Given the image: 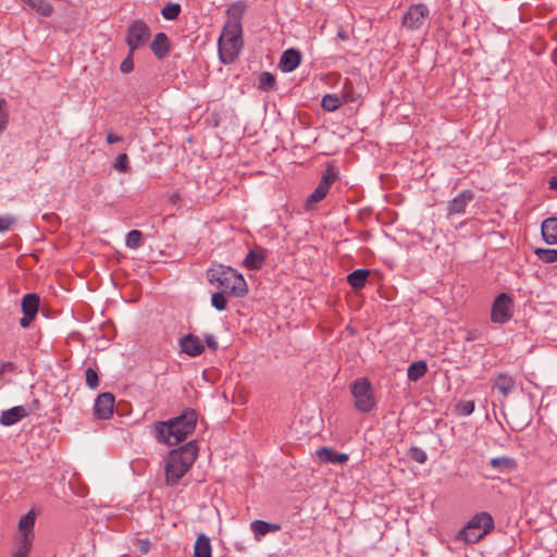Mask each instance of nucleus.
Returning a JSON list of instances; mask_svg holds the SVG:
<instances>
[{
    "mask_svg": "<svg viewBox=\"0 0 557 557\" xmlns=\"http://www.w3.org/2000/svg\"><path fill=\"white\" fill-rule=\"evenodd\" d=\"M208 280L211 284H216L223 293L234 297H244L248 292L247 283L243 275L230 267L220 264L211 268L208 271Z\"/></svg>",
    "mask_w": 557,
    "mask_h": 557,
    "instance_id": "obj_3",
    "label": "nucleus"
},
{
    "mask_svg": "<svg viewBox=\"0 0 557 557\" xmlns=\"http://www.w3.org/2000/svg\"><path fill=\"white\" fill-rule=\"evenodd\" d=\"M38 14L42 16H50L53 13V7L47 0H22Z\"/></svg>",
    "mask_w": 557,
    "mask_h": 557,
    "instance_id": "obj_28",
    "label": "nucleus"
},
{
    "mask_svg": "<svg viewBox=\"0 0 557 557\" xmlns=\"http://www.w3.org/2000/svg\"><path fill=\"white\" fill-rule=\"evenodd\" d=\"M490 465L500 472L513 471L518 467L517 461L513 458L507 456L492 458Z\"/></svg>",
    "mask_w": 557,
    "mask_h": 557,
    "instance_id": "obj_27",
    "label": "nucleus"
},
{
    "mask_svg": "<svg viewBox=\"0 0 557 557\" xmlns=\"http://www.w3.org/2000/svg\"><path fill=\"white\" fill-rule=\"evenodd\" d=\"M494 529V520L487 512L476 513L471 518L465 528H462L457 539L466 543H476Z\"/></svg>",
    "mask_w": 557,
    "mask_h": 557,
    "instance_id": "obj_5",
    "label": "nucleus"
},
{
    "mask_svg": "<svg viewBox=\"0 0 557 557\" xmlns=\"http://www.w3.org/2000/svg\"><path fill=\"white\" fill-rule=\"evenodd\" d=\"M139 550L143 554H147L150 549V543L148 541H138Z\"/></svg>",
    "mask_w": 557,
    "mask_h": 557,
    "instance_id": "obj_47",
    "label": "nucleus"
},
{
    "mask_svg": "<svg viewBox=\"0 0 557 557\" xmlns=\"http://www.w3.org/2000/svg\"><path fill=\"white\" fill-rule=\"evenodd\" d=\"M473 200V193L471 190H463L455 197L448 205V213L460 214L463 213L468 203Z\"/></svg>",
    "mask_w": 557,
    "mask_h": 557,
    "instance_id": "obj_17",
    "label": "nucleus"
},
{
    "mask_svg": "<svg viewBox=\"0 0 557 557\" xmlns=\"http://www.w3.org/2000/svg\"><path fill=\"white\" fill-rule=\"evenodd\" d=\"M134 52L135 51L129 50L127 57L122 61V63L120 65L121 72L127 74L134 70V60H133Z\"/></svg>",
    "mask_w": 557,
    "mask_h": 557,
    "instance_id": "obj_39",
    "label": "nucleus"
},
{
    "mask_svg": "<svg viewBox=\"0 0 557 557\" xmlns=\"http://www.w3.org/2000/svg\"><path fill=\"white\" fill-rule=\"evenodd\" d=\"M182 351L190 357H197L205 351V345L201 339L193 334H188L180 341Z\"/></svg>",
    "mask_w": 557,
    "mask_h": 557,
    "instance_id": "obj_13",
    "label": "nucleus"
},
{
    "mask_svg": "<svg viewBox=\"0 0 557 557\" xmlns=\"http://www.w3.org/2000/svg\"><path fill=\"white\" fill-rule=\"evenodd\" d=\"M13 223V219L10 216H0V232L8 231Z\"/></svg>",
    "mask_w": 557,
    "mask_h": 557,
    "instance_id": "obj_43",
    "label": "nucleus"
},
{
    "mask_svg": "<svg viewBox=\"0 0 557 557\" xmlns=\"http://www.w3.org/2000/svg\"><path fill=\"white\" fill-rule=\"evenodd\" d=\"M337 36H338L342 40H345V39L347 38L346 33H345V32H343V30L338 32Z\"/></svg>",
    "mask_w": 557,
    "mask_h": 557,
    "instance_id": "obj_51",
    "label": "nucleus"
},
{
    "mask_svg": "<svg viewBox=\"0 0 557 557\" xmlns=\"http://www.w3.org/2000/svg\"><path fill=\"white\" fill-rule=\"evenodd\" d=\"M181 13V5L177 3H168L161 11L165 20L173 21L178 17Z\"/></svg>",
    "mask_w": 557,
    "mask_h": 557,
    "instance_id": "obj_32",
    "label": "nucleus"
},
{
    "mask_svg": "<svg viewBox=\"0 0 557 557\" xmlns=\"http://www.w3.org/2000/svg\"><path fill=\"white\" fill-rule=\"evenodd\" d=\"M251 531L253 532L257 540H260L261 536L271 533L277 532L281 530V525L276 523H270L263 520H256L250 524Z\"/></svg>",
    "mask_w": 557,
    "mask_h": 557,
    "instance_id": "obj_23",
    "label": "nucleus"
},
{
    "mask_svg": "<svg viewBox=\"0 0 557 557\" xmlns=\"http://www.w3.org/2000/svg\"><path fill=\"white\" fill-rule=\"evenodd\" d=\"M352 85L349 81L345 82L344 92L342 98L337 95H325L322 98L321 106L325 111L333 112L339 108L342 101L349 102L352 101Z\"/></svg>",
    "mask_w": 557,
    "mask_h": 557,
    "instance_id": "obj_11",
    "label": "nucleus"
},
{
    "mask_svg": "<svg viewBox=\"0 0 557 557\" xmlns=\"http://www.w3.org/2000/svg\"><path fill=\"white\" fill-rule=\"evenodd\" d=\"M9 123V111L7 108V101L0 99V134L7 128Z\"/></svg>",
    "mask_w": 557,
    "mask_h": 557,
    "instance_id": "obj_34",
    "label": "nucleus"
},
{
    "mask_svg": "<svg viewBox=\"0 0 557 557\" xmlns=\"http://www.w3.org/2000/svg\"><path fill=\"white\" fill-rule=\"evenodd\" d=\"M39 297L36 294H27L22 299V311L25 315L36 317L39 308Z\"/></svg>",
    "mask_w": 557,
    "mask_h": 557,
    "instance_id": "obj_26",
    "label": "nucleus"
},
{
    "mask_svg": "<svg viewBox=\"0 0 557 557\" xmlns=\"http://www.w3.org/2000/svg\"><path fill=\"white\" fill-rule=\"evenodd\" d=\"M246 3L243 1L233 2L226 10L227 21L225 25L242 28V17L246 11Z\"/></svg>",
    "mask_w": 557,
    "mask_h": 557,
    "instance_id": "obj_16",
    "label": "nucleus"
},
{
    "mask_svg": "<svg viewBox=\"0 0 557 557\" xmlns=\"http://www.w3.org/2000/svg\"><path fill=\"white\" fill-rule=\"evenodd\" d=\"M212 556V547L210 539L205 535L200 534L194 546V557H211Z\"/></svg>",
    "mask_w": 557,
    "mask_h": 557,
    "instance_id": "obj_25",
    "label": "nucleus"
},
{
    "mask_svg": "<svg viewBox=\"0 0 557 557\" xmlns=\"http://www.w3.org/2000/svg\"><path fill=\"white\" fill-rule=\"evenodd\" d=\"M35 319V317L25 315L20 320V324L22 327H28L32 323V321Z\"/></svg>",
    "mask_w": 557,
    "mask_h": 557,
    "instance_id": "obj_46",
    "label": "nucleus"
},
{
    "mask_svg": "<svg viewBox=\"0 0 557 557\" xmlns=\"http://www.w3.org/2000/svg\"><path fill=\"white\" fill-rule=\"evenodd\" d=\"M430 11L425 4L410 5L403 17V26L409 30L419 29L429 17Z\"/></svg>",
    "mask_w": 557,
    "mask_h": 557,
    "instance_id": "obj_10",
    "label": "nucleus"
},
{
    "mask_svg": "<svg viewBox=\"0 0 557 557\" xmlns=\"http://www.w3.org/2000/svg\"><path fill=\"white\" fill-rule=\"evenodd\" d=\"M275 84V77L269 73L263 72L259 78V87L262 89H271Z\"/></svg>",
    "mask_w": 557,
    "mask_h": 557,
    "instance_id": "obj_36",
    "label": "nucleus"
},
{
    "mask_svg": "<svg viewBox=\"0 0 557 557\" xmlns=\"http://www.w3.org/2000/svg\"><path fill=\"white\" fill-rule=\"evenodd\" d=\"M515 385V379L507 373H499L494 380V387L505 397L513 391Z\"/></svg>",
    "mask_w": 557,
    "mask_h": 557,
    "instance_id": "obj_22",
    "label": "nucleus"
},
{
    "mask_svg": "<svg viewBox=\"0 0 557 557\" xmlns=\"http://www.w3.org/2000/svg\"><path fill=\"white\" fill-rule=\"evenodd\" d=\"M457 411L462 416H469L474 411V401L467 400L457 405Z\"/></svg>",
    "mask_w": 557,
    "mask_h": 557,
    "instance_id": "obj_41",
    "label": "nucleus"
},
{
    "mask_svg": "<svg viewBox=\"0 0 557 557\" xmlns=\"http://www.w3.org/2000/svg\"><path fill=\"white\" fill-rule=\"evenodd\" d=\"M428 372V366L425 361H417L409 366L408 368V379L412 382L419 381Z\"/></svg>",
    "mask_w": 557,
    "mask_h": 557,
    "instance_id": "obj_29",
    "label": "nucleus"
},
{
    "mask_svg": "<svg viewBox=\"0 0 557 557\" xmlns=\"http://www.w3.org/2000/svg\"><path fill=\"white\" fill-rule=\"evenodd\" d=\"M86 376V384L90 388H97L99 385V377L97 372L92 368H88L85 373Z\"/></svg>",
    "mask_w": 557,
    "mask_h": 557,
    "instance_id": "obj_40",
    "label": "nucleus"
},
{
    "mask_svg": "<svg viewBox=\"0 0 557 557\" xmlns=\"http://www.w3.org/2000/svg\"><path fill=\"white\" fill-rule=\"evenodd\" d=\"M197 458V447L193 443H187L176 449H173L165 463V481L168 485L176 484L182 476L189 470Z\"/></svg>",
    "mask_w": 557,
    "mask_h": 557,
    "instance_id": "obj_2",
    "label": "nucleus"
},
{
    "mask_svg": "<svg viewBox=\"0 0 557 557\" xmlns=\"http://www.w3.org/2000/svg\"><path fill=\"white\" fill-rule=\"evenodd\" d=\"M243 28L224 25L218 41L219 57L223 64H232L238 57L243 46Z\"/></svg>",
    "mask_w": 557,
    "mask_h": 557,
    "instance_id": "obj_4",
    "label": "nucleus"
},
{
    "mask_svg": "<svg viewBox=\"0 0 557 557\" xmlns=\"http://www.w3.org/2000/svg\"><path fill=\"white\" fill-rule=\"evenodd\" d=\"M513 314V299L506 293L499 294L493 301L491 310V321L493 323L505 324Z\"/></svg>",
    "mask_w": 557,
    "mask_h": 557,
    "instance_id": "obj_8",
    "label": "nucleus"
},
{
    "mask_svg": "<svg viewBox=\"0 0 557 557\" xmlns=\"http://www.w3.org/2000/svg\"><path fill=\"white\" fill-rule=\"evenodd\" d=\"M14 368L12 362H3L0 367V376L8 370H12Z\"/></svg>",
    "mask_w": 557,
    "mask_h": 557,
    "instance_id": "obj_49",
    "label": "nucleus"
},
{
    "mask_svg": "<svg viewBox=\"0 0 557 557\" xmlns=\"http://www.w3.org/2000/svg\"><path fill=\"white\" fill-rule=\"evenodd\" d=\"M114 396L111 393H101L95 403V416L99 419H109L113 413Z\"/></svg>",
    "mask_w": 557,
    "mask_h": 557,
    "instance_id": "obj_12",
    "label": "nucleus"
},
{
    "mask_svg": "<svg viewBox=\"0 0 557 557\" xmlns=\"http://www.w3.org/2000/svg\"><path fill=\"white\" fill-rule=\"evenodd\" d=\"M206 344L212 350L218 349V343H216V341L214 339V337L212 335H207L206 336Z\"/></svg>",
    "mask_w": 557,
    "mask_h": 557,
    "instance_id": "obj_45",
    "label": "nucleus"
},
{
    "mask_svg": "<svg viewBox=\"0 0 557 557\" xmlns=\"http://www.w3.org/2000/svg\"><path fill=\"white\" fill-rule=\"evenodd\" d=\"M338 178V172L332 163H327L324 172L322 173L321 180L315 187V189L310 194L306 200V208L312 209L313 206L320 201H322L326 195L331 186Z\"/></svg>",
    "mask_w": 557,
    "mask_h": 557,
    "instance_id": "obj_7",
    "label": "nucleus"
},
{
    "mask_svg": "<svg viewBox=\"0 0 557 557\" xmlns=\"http://www.w3.org/2000/svg\"><path fill=\"white\" fill-rule=\"evenodd\" d=\"M27 416V410L23 406H15L2 412L0 423L10 426Z\"/></svg>",
    "mask_w": 557,
    "mask_h": 557,
    "instance_id": "obj_19",
    "label": "nucleus"
},
{
    "mask_svg": "<svg viewBox=\"0 0 557 557\" xmlns=\"http://www.w3.org/2000/svg\"><path fill=\"white\" fill-rule=\"evenodd\" d=\"M263 261L264 256L261 251L250 250L244 259L243 264L250 270H258L262 267Z\"/></svg>",
    "mask_w": 557,
    "mask_h": 557,
    "instance_id": "obj_30",
    "label": "nucleus"
},
{
    "mask_svg": "<svg viewBox=\"0 0 557 557\" xmlns=\"http://www.w3.org/2000/svg\"><path fill=\"white\" fill-rule=\"evenodd\" d=\"M317 457L324 463H346L349 456L345 453H338L331 447H320L315 451Z\"/></svg>",
    "mask_w": 557,
    "mask_h": 557,
    "instance_id": "obj_15",
    "label": "nucleus"
},
{
    "mask_svg": "<svg viewBox=\"0 0 557 557\" xmlns=\"http://www.w3.org/2000/svg\"><path fill=\"white\" fill-rule=\"evenodd\" d=\"M114 169L119 172L125 173L128 171V157L126 153H121L117 156L115 162H114Z\"/></svg>",
    "mask_w": 557,
    "mask_h": 557,
    "instance_id": "obj_37",
    "label": "nucleus"
},
{
    "mask_svg": "<svg viewBox=\"0 0 557 557\" xmlns=\"http://www.w3.org/2000/svg\"><path fill=\"white\" fill-rule=\"evenodd\" d=\"M211 304L216 310H225L227 307V299L224 293H214L211 298Z\"/></svg>",
    "mask_w": 557,
    "mask_h": 557,
    "instance_id": "obj_35",
    "label": "nucleus"
},
{
    "mask_svg": "<svg viewBox=\"0 0 557 557\" xmlns=\"http://www.w3.org/2000/svg\"><path fill=\"white\" fill-rule=\"evenodd\" d=\"M34 525H35V513H34V511H29L24 517H22L18 522V531L21 533V537L18 541L25 542L26 544L33 543Z\"/></svg>",
    "mask_w": 557,
    "mask_h": 557,
    "instance_id": "obj_14",
    "label": "nucleus"
},
{
    "mask_svg": "<svg viewBox=\"0 0 557 557\" xmlns=\"http://www.w3.org/2000/svg\"><path fill=\"white\" fill-rule=\"evenodd\" d=\"M197 413L194 409H185L180 416L165 422L154 424L156 437L159 442L170 446L176 445L187 438L196 428Z\"/></svg>",
    "mask_w": 557,
    "mask_h": 557,
    "instance_id": "obj_1",
    "label": "nucleus"
},
{
    "mask_svg": "<svg viewBox=\"0 0 557 557\" xmlns=\"http://www.w3.org/2000/svg\"><path fill=\"white\" fill-rule=\"evenodd\" d=\"M301 61V53L296 49H287L283 52L280 60V69L283 72H292L294 71Z\"/></svg>",
    "mask_w": 557,
    "mask_h": 557,
    "instance_id": "obj_18",
    "label": "nucleus"
},
{
    "mask_svg": "<svg viewBox=\"0 0 557 557\" xmlns=\"http://www.w3.org/2000/svg\"><path fill=\"white\" fill-rule=\"evenodd\" d=\"M143 234L138 230L131 231L126 236V246L129 248H138L141 245Z\"/></svg>",
    "mask_w": 557,
    "mask_h": 557,
    "instance_id": "obj_33",
    "label": "nucleus"
},
{
    "mask_svg": "<svg viewBox=\"0 0 557 557\" xmlns=\"http://www.w3.org/2000/svg\"><path fill=\"white\" fill-rule=\"evenodd\" d=\"M150 48L158 59H163L170 51V41L168 36L164 33H158L154 36Z\"/></svg>",
    "mask_w": 557,
    "mask_h": 557,
    "instance_id": "obj_20",
    "label": "nucleus"
},
{
    "mask_svg": "<svg viewBox=\"0 0 557 557\" xmlns=\"http://www.w3.org/2000/svg\"><path fill=\"white\" fill-rule=\"evenodd\" d=\"M350 391L355 398V407L360 412H369L375 407V398L370 381L366 377L358 379L350 384Z\"/></svg>",
    "mask_w": 557,
    "mask_h": 557,
    "instance_id": "obj_6",
    "label": "nucleus"
},
{
    "mask_svg": "<svg viewBox=\"0 0 557 557\" xmlns=\"http://www.w3.org/2000/svg\"><path fill=\"white\" fill-rule=\"evenodd\" d=\"M534 253L545 263H554L557 261V249L536 248Z\"/></svg>",
    "mask_w": 557,
    "mask_h": 557,
    "instance_id": "obj_31",
    "label": "nucleus"
},
{
    "mask_svg": "<svg viewBox=\"0 0 557 557\" xmlns=\"http://www.w3.org/2000/svg\"><path fill=\"white\" fill-rule=\"evenodd\" d=\"M542 235L547 244H557V218L552 216L543 221Z\"/></svg>",
    "mask_w": 557,
    "mask_h": 557,
    "instance_id": "obj_21",
    "label": "nucleus"
},
{
    "mask_svg": "<svg viewBox=\"0 0 557 557\" xmlns=\"http://www.w3.org/2000/svg\"><path fill=\"white\" fill-rule=\"evenodd\" d=\"M33 543H25L18 541L16 552L13 557H28Z\"/></svg>",
    "mask_w": 557,
    "mask_h": 557,
    "instance_id": "obj_42",
    "label": "nucleus"
},
{
    "mask_svg": "<svg viewBox=\"0 0 557 557\" xmlns=\"http://www.w3.org/2000/svg\"><path fill=\"white\" fill-rule=\"evenodd\" d=\"M549 188L557 190V176H552L548 181Z\"/></svg>",
    "mask_w": 557,
    "mask_h": 557,
    "instance_id": "obj_50",
    "label": "nucleus"
},
{
    "mask_svg": "<svg viewBox=\"0 0 557 557\" xmlns=\"http://www.w3.org/2000/svg\"><path fill=\"white\" fill-rule=\"evenodd\" d=\"M409 456L411 459L419 463H424L428 459L426 453L419 447H411L409 450Z\"/></svg>",
    "mask_w": 557,
    "mask_h": 557,
    "instance_id": "obj_38",
    "label": "nucleus"
},
{
    "mask_svg": "<svg viewBox=\"0 0 557 557\" xmlns=\"http://www.w3.org/2000/svg\"><path fill=\"white\" fill-rule=\"evenodd\" d=\"M370 270L358 269L347 275V282L354 289H361L366 286Z\"/></svg>",
    "mask_w": 557,
    "mask_h": 557,
    "instance_id": "obj_24",
    "label": "nucleus"
},
{
    "mask_svg": "<svg viewBox=\"0 0 557 557\" xmlns=\"http://www.w3.org/2000/svg\"><path fill=\"white\" fill-rule=\"evenodd\" d=\"M149 38L150 29L144 21L136 20L129 24L126 35V44L129 50L135 51L144 46Z\"/></svg>",
    "mask_w": 557,
    "mask_h": 557,
    "instance_id": "obj_9",
    "label": "nucleus"
},
{
    "mask_svg": "<svg viewBox=\"0 0 557 557\" xmlns=\"http://www.w3.org/2000/svg\"><path fill=\"white\" fill-rule=\"evenodd\" d=\"M120 141H122V137H121V136L115 135V134H113V133H109V134L107 135V143H108L109 145H113V144H116V143H120Z\"/></svg>",
    "mask_w": 557,
    "mask_h": 557,
    "instance_id": "obj_44",
    "label": "nucleus"
},
{
    "mask_svg": "<svg viewBox=\"0 0 557 557\" xmlns=\"http://www.w3.org/2000/svg\"><path fill=\"white\" fill-rule=\"evenodd\" d=\"M181 201V196L178 193H173L170 197H169V202L173 206H176L178 205V202Z\"/></svg>",
    "mask_w": 557,
    "mask_h": 557,
    "instance_id": "obj_48",
    "label": "nucleus"
}]
</instances>
